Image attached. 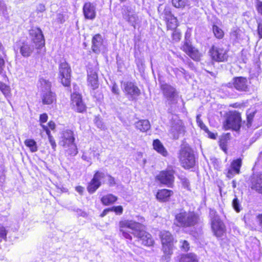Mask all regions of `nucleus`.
<instances>
[{"mask_svg":"<svg viewBox=\"0 0 262 262\" xmlns=\"http://www.w3.org/2000/svg\"><path fill=\"white\" fill-rule=\"evenodd\" d=\"M160 237L162 244V249L165 254H172L173 237L171 234L167 231H162L160 233Z\"/></svg>","mask_w":262,"mask_h":262,"instance_id":"nucleus-10","label":"nucleus"},{"mask_svg":"<svg viewBox=\"0 0 262 262\" xmlns=\"http://www.w3.org/2000/svg\"><path fill=\"white\" fill-rule=\"evenodd\" d=\"M61 139L62 146H66V145L75 142V138L74 132L70 129L63 130L61 133Z\"/></svg>","mask_w":262,"mask_h":262,"instance_id":"nucleus-20","label":"nucleus"},{"mask_svg":"<svg viewBox=\"0 0 262 262\" xmlns=\"http://www.w3.org/2000/svg\"><path fill=\"white\" fill-rule=\"evenodd\" d=\"M4 50V48L3 47V44L0 42V50L3 51Z\"/></svg>","mask_w":262,"mask_h":262,"instance_id":"nucleus-57","label":"nucleus"},{"mask_svg":"<svg viewBox=\"0 0 262 262\" xmlns=\"http://www.w3.org/2000/svg\"><path fill=\"white\" fill-rule=\"evenodd\" d=\"M153 147L157 152L163 156L165 157L167 155V150L159 140L156 139L153 141Z\"/></svg>","mask_w":262,"mask_h":262,"instance_id":"nucleus-30","label":"nucleus"},{"mask_svg":"<svg viewBox=\"0 0 262 262\" xmlns=\"http://www.w3.org/2000/svg\"><path fill=\"white\" fill-rule=\"evenodd\" d=\"M180 248L181 250L187 252L190 249V244L188 241L186 240H181L180 241Z\"/></svg>","mask_w":262,"mask_h":262,"instance_id":"nucleus-42","label":"nucleus"},{"mask_svg":"<svg viewBox=\"0 0 262 262\" xmlns=\"http://www.w3.org/2000/svg\"><path fill=\"white\" fill-rule=\"evenodd\" d=\"M211 220V228L214 235L217 237H222L225 232V228L223 223L221 221L219 216L215 215V212L213 211L210 212Z\"/></svg>","mask_w":262,"mask_h":262,"instance_id":"nucleus-9","label":"nucleus"},{"mask_svg":"<svg viewBox=\"0 0 262 262\" xmlns=\"http://www.w3.org/2000/svg\"><path fill=\"white\" fill-rule=\"evenodd\" d=\"M104 45L103 43V39L100 34H96L93 36L92 39V50L97 54L100 53V52L104 49Z\"/></svg>","mask_w":262,"mask_h":262,"instance_id":"nucleus-18","label":"nucleus"},{"mask_svg":"<svg viewBox=\"0 0 262 262\" xmlns=\"http://www.w3.org/2000/svg\"><path fill=\"white\" fill-rule=\"evenodd\" d=\"M161 89L164 96L166 97L168 100L174 102L175 97L177 96L175 89L167 83H161Z\"/></svg>","mask_w":262,"mask_h":262,"instance_id":"nucleus-22","label":"nucleus"},{"mask_svg":"<svg viewBox=\"0 0 262 262\" xmlns=\"http://www.w3.org/2000/svg\"><path fill=\"white\" fill-rule=\"evenodd\" d=\"M173 194L172 191L168 189H161L157 194V198L162 202L168 200L170 196Z\"/></svg>","mask_w":262,"mask_h":262,"instance_id":"nucleus-28","label":"nucleus"},{"mask_svg":"<svg viewBox=\"0 0 262 262\" xmlns=\"http://www.w3.org/2000/svg\"><path fill=\"white\" fill-rule=\"evenodd\" d=\"M62 146L67 148L66 149V152L68 156H75L78 154V149L75 142Z\"/></svg>","mask_w":262,"mask_h":262,"instance_id":"nucleus-31","label":"nucleus"},{"mask_svg":"<svg viewBox=\"0 0 262 262\" xmlns=\"http://www.w3.org/2000/svg\"><path fill=\"white\" fill-rule=\"evenodd\" d=\"M88 86L92 90L97 89L99 86L98 75L97 70L92 67L87 70Z\"/></svg>","mask_w":262,"mask_h":262,"instance_id":"nucleus-14","label":"nucleus"},{"mask_svg":"<svg viewBox=\"0 0 262 262\" xmlns=\"http://www.w3.org/2000/svg\"><path fill=\"white\" fill-rule=\"evenodd\" d=\"M209 73H210L212 76H215V74L214 73H213L212 72H208Z\"/></svg>","mask_w":262,"mask_h":262,"instance_id":"nucleus-59","label":"nucleus"},{"mask_svg":"<svg viewBox=\"0 0 262 262\" xmlns=\"http://www.w3.org/2000/svg\"><path fill=\"white\" fill-rule=\"evenodd\" d=\"M34 47L33 46L31 47L27 42L23 41L19 46L20 53L24 57H29L33 52Z\"/></svg>","mask_w":262,"mask_h":262,"instance_id":"nucleus-27","label":"nucleus"},{"mask_svg":"<svg viewBox=\"0 0 262 262\" xmlns=\"http://www.w3.org/2000/svg\"><path fill=\"white\" fill-rule=\"evenodd\" d=\"M258 220H259V222L260 225V226L262 228V214H259L258 216Z\"/></svg>","mask_w":262,"mask_h":262,"instance_id":"nucleus-55","label":"nucleus"},{"mask_svg":"<svg viewBox=\"0 0 262 262\" xmlns=\"http://www.w3.org/2000/svg\"><path fill=\"white\" fill-rule=\"evenodd\" d=\"M172 31L171 37V42L172 43H176L179 42L182 37V34L180 30L177 28L173 30H171Z\"/></svg>","mask_w":262,"mask_h":262,"instance_id":"nucleus-36","label":"nucleus"},{"mask_svg":"<svg viewBox=\"0 0 262 262\" xmlns=\"http://www.w3.org/2000/svg\"><path fill=\"white\" fill-rule=\"evenodd\" d=\"M196 122L201 129H203L205 132H209L207 127L204 124L203 121L200 119V115H198L196 116Z\"/></svg>","mask_w":262,"mask_h":262,"instance_id":"nucleus-44","label":"nucleus"},{"mask_svg":"<svg viewBox=\"0 0 262 262\" xmlns=\"http://www.w3.org/2000/svg\"><path fill=\"white\" fill-rule=\"evenodd\" d=\"M0 90L6 97L11 96V93L10 86L2 81H0Z\"/></svg>","mask_w":262,"mask_h":262,"instance_id":"nucleus-38","label":"nucleus"},{"mask_svg":"<svg viewBox=\"0 0 262 262\" xmlns=\"http://www.w3.org/2000/svg\"><path fill=\"white\" fill-rule=\"evenodd\" d=\"M7 62L8 59L5 54L4 55V56L0 55V66H4L5 63Z\"/></svg>","mask_w":262,"mask_h":262,"instance_id":"nucleus-51","label":"nucleus"},{"mask_svg":"<svg viewBox=\"0 0 262 262\" xmlns=\"http://www.w3.org/2000/svg\"><path fill=\"white\" fill-rule=\"evenodd\" d=\"M184 126L182 122L181 121H178L172 125L170 133L173 139H177L180 135L184 134Z\"/></svg>","mask_w":262,"mask_h":262,"instance_id":"nucleus-23","label":"nucleus"},{"mask_svg":"<svg viewBox=\"0 0 262 262\" xmlns=\"http://www.w3.org/2000/svg\"><path fill=\"white\" fill-rule=\"evenodd\" d=\"M41 86L45 89H50L51 88V83L49 80L43 78H40L39 80Z\"/></svg>","mask_w":262,"mask_h":262,"instance_id":"nucleus-43","label":"nucleus"},{"mask_svg":"<svg viewBox=\"0 0 262 262\" xmlns=\"http://www.w3.org/2000/svg\"><path fill=\"white\" fill-rule=\"evenodd\" d=\"M174 171L171 167H168L165 170L161 171L156 177V179L161 183L170 186L174 182Z\"/></svg>","mask_w":262,"mask_h":262,"instance_id":"nucleus-13","label":"nucleus"},{"mask_svg":"<svg viewBox=\"0 0 262 262\" xmlns=\"http://www.w3.org/2000/svg\"><path fill=\"white\" fill-rule=\"evenodd\" d=\"M182 166L185 168H190L195 164V158L192 149L187 146L182 147L179 156Z\"/></svg>","mask_w":262,"mask_h":262,"instance_id":"nucleus-4","label":"nucleus"},{"mask_svg":"<svg viewBox=\"0 0 262 262\" xmlns=\"http://www.w3.org/2000/svg\"><path fill=\"white\" fill-rule=\"evenodd\" d=\"M20 42V40L18 41H16V43H18Z\"/></svg>","mask_w":262,"mask_h":262,"instance_id":"nucleus-64","label":"nucleus"},{"mask_svg":"<svg viewBox=\"0 0 262 262\" xmlns=\"http://www.w3.org/2000/svg\"><path fill=\"white\" fill-rule=\"evenodd\" d=\"M139 156H141V157L142 156V154L141 153H139Z\"/></svg>","mask_w":262,"mask_h":262,"instance_id":"nucleus-63","label":"nucleus"},{"mask_svg":"<svg viewBox=\"0 0 262 262\" xmlns=\"http://www.w3.org/2000/svg\"><path fill=\"white\" fill-rule=\"evenodd\" d=\"M56 95L55 93L49 91L41 95L42 103L44 105H51L56 102Z\"/></svg>","mask_w":262,"mask_h":262,"instance_id":"nucleus-24","label":"nucleus"},{"mask_svg":"<svg viewBox=\"0 0 262 262\" xmlns=\"http://www.w3.org/2000/svg\"><path fill=\"white\" fill-rule=\"evenodd\" d=\"M242 162L241 159H237L233 160L230 165V168L228 170L227 177L231 178L235 174L240 173V168L242 166Z\"/></svg>","mask_w":262,"mask_h":262,"instance_id":"nucleus-21","label":"nucleus"},{"mask_svg":"<svg viewBox=\"0 0 262 262\" xmlns=\"http://www.w3.org/2000/svg\"><path fill=\"white\" fill-rule=\"evenodd\" d=\"M255 8L257 13L262 15V1L257 0L256 3Z\"/></svg>","mask_w":262,"mask_h":262,"instance_id":"nucleus-47","label":"nucleus"},{"mask_svg":"<svg viewBox=\"0 0 262 262\" xmlns=\"http://www.w3.org/2000/svg\"><path fill=\"white\" fill-rule=\"evenodd\" d=\"M105 177V174L99 170L95 171L93 178L87 184V191L90 194L94 193L101 185V180Z\"/></svg>","mask_w":262,"mask_h":262,"instance_id":"nucleus-12","label":"nucleus"},{"mask_svg":"<svg viewBox=\"0 0 262 262\" xmlns=\"http://www.w3.org/2000/svg\"><path fill=\"white\" fill-rule=\"evenodd\" d=\"M48 118L49 117L47 113H44L41 114L39 117V125L45 132H46L47 130L54 131L56 128V124L54 121L50 120L48 122L47 125L44 124L47 122Z\"/></svg>","mask_w":262,"mask_h":262,"instance_id":"nucleus-19","label":"nucleus"},{"mask_svg":"<svg viewBox=\"0 0 262 262\" xmlns=\"http://www.w3.org/2000/svg\"><path fill=\"white\" fill-rule=\"evenodd\" d=\"M2 71H3L2 67H0V73L2 72Z\"/></svg>","mask_w":262,"mask_h":262,"instance_id":"nucleus-60","label":"nucleus"},{"mask_svg":"<svg viewBox=\"0 0 262 262\" xmlns=\"http://www.w3.org/2000/svg\"><path fill=\"white\" fill-rule=\"evenodd\" d=\"M75 190L81 195L83 193L84 188L81 186H77L75 187Z\"/></svg>","mask_w":262,"mask_h":262,"instance_id":"nucleus-53","label":"nucleus"},{"mask_svg":"<svg viewBox=\"0 0 262 262\" xmlns=\"http://www.w3.org/2000/svg\"><path fill=\"white\" fill-rule=\"evenodd\" d=\"M254 113H251L247 115V126L249 128L251 126L253 118L254 116Z\"/></svg>","mask_w":262,"mask_h":262,"instance_id":"nucleus-46","label":"nucleus"},{"mask_svg":"<svg viewBox=\"0 0 262 262\" xmlns=\"http://www.w3.org/2000/svg\"><path fill=\"white\" fill-rule=\"evenodd\" d=\"M232 205L233 208L237 212H240L242 209L239 201L237 198H235L233 200Z\"/></svg>","mask_w":262,"mask_h":262,"instance_id":"nucleus-40","label":"nucleus"},{"mask_svg":"<svg viewBox=\"0 0 262 262\" xmlns=\"http://www.w3.org/2000/svg\"><path fill=\"white\" fill-rule=\"evenodd\" d=\"M229 50L224 48L222 44L216 46L212 45L210 48L209 53L213 60L218 62L227 61L228 58Z\"/></svg>","mask_w":262,"mask_h":262,"instance_id":"nucleus-6","label":"nucleus"},{"mask_svg":"<svg viewBox=\"0 0 262 262\" xmlns=\"http://www.w3.org/2000/svg\"><path fill=\"white\" fill-rule=\"evenodd\" d=\"M241 125V114L234 112L231 113L227 118L224 124V128L226 130L232 129L234 130H238Z\"/></svg>","mask_w":262,"mask_h":262,"instance_id":"nucleus-11","label":"nucleus"},{"mask_svg":"<svg viewBox=\"0 0 262 262\" xmlns=\"http://www.w3.org/2000/svg\"><path fill=\"white\" fill-rule=\"evenodd\" d=\"M121 2H125L126 0H120Z\"/></svg>","mask_w":262,"mask_h":262,"instance_id":"nucleus-62","label":"nucleus"},{"mask_svg":"<svg viewBox=\"0 0 262 262\" xmlns=\"http://www.w3.org/2000/svg\"><path fill=\"white\" fill-rule=\"evenodd\" d=\"M51 130H47L45 133L48 136L49 143L52 146L53 150L55 151L56 150L57 144L55 139L51 135Z\"/></svg>","mask_w":262,"mask_h":262,"instance_id":"nucleus-39","label":"nucleus"},{"mask_svg":"<svg viewBox=\"0 0 262 262\" xmlns=\"http://www.w3.org/2000/svg\"><path fill=\"white\" fill-rule=\"evenodd\" d=\"M123 212V208L121 206H116V214H121Z\"/></svg>","mask_w":262,"mask_h":262,"instance_id":"nucleus-52","label":"nucleus"},{"mask_svg":"<svg viewBox=\"0 0 262 262\" xmlns=\"http://www.w3.org/2000/svg\"><path fill=\"white\" fill-rule=\"evenodd\" d=\"M112 90L113 92L115 91V87L114 86L112 87Z\"/></svg>","mask_w":262,"mask_h":262,"instance_id":"nucleus-61","label":"nucleus"},{"mask_svg":"<svg viewBox=\"0 0 262 262\" xmlns=\"http://www.w3.org/2000/svg\"><path fill=\"white\" fill-rule=\"evenodd\" d=\"M199 217L193 212L181 210L175 215L174 224L180 227H189L196 225Z\"/></svg>","mask_w":262,"mask_h":262,"instance_id":"nucleus-2","label":"nucleus"},{"mask_svg":"<svg viewBox=\"0 0 262 262\" xmlns=\"http://www.w3.org/2000/svg\"><path fill=\"white\" fill-rule=\"evenodd\" d=\"M83 14L86 19L93 20L96 16V8L91 2H86L82 8Z\"/></svg>","mask_w":262,"mask_h":262,"instance_id":"nucleus-17","label":"nucleus"},{"mask_svg":"<svg viewBox=\"0 0 262 262\" xmlns=\"http://www.w3.org/2000/svg\"><path fill=\"white\" fill-rule=\"evenodd\" d=\"M239 31L238 28L232 30L230 32L231 36L233 37L234 39L236 40L239 39L240 38Z\"/></svg>","mask_w":262,"mask_h":262,"instance_id":"nucleus-45","label":"nucleus"},{"mask_svg":"<svg viewBox=\"0 0 262 262\" xmlns=\"http://www.w3.org/2000/svg\"><path fill=\"white\" fill-rule=\"evenodd\" d=\"M135 126L141 132H145L150 129V124L148 120H140L135 123Z\"/></svg>","mask_w":262,"mask_h":262,"instance_id":"nucleus-29","label":"nucleus"},{"mask_svg":"<svg viewBox=\"0 0 262 262\" xmlns=\"http://www.w3.org/2000/svg\"><path fill=\"white\" fill-rule=\"evenodd\" d=\"M7 234V231L5 227L0 224V237L6 239Z\"/></svg>","mask_w":262,"mask_h":262,"instance_id":"nucleus-48","label":"nucleus"},{"mask_svg":"<svg viewBox=\"0 0 262 262\" xmlns=\"http://www.w3.org/2000/svg\"><path fill=\"white\" fill-rule=\"evenodd\" d=\"M70 105L76 113L83 114L85 113L87 107L84 103L81 94L74 92L70 96Z\"/></svg>","mask_w":262,"mask_h":262,"instance_id":"nucleus-7","label":"nucleus"},{"mask_svg":"<svg viewBox=\"0 0 262 262\" xmlns=\"http://www.w3.org/2000/svg\"><path fill=\"white\" fill-rule=\"evenodd\" d=\"M158 12L160 16H162L165 21L167 31L178 28L179 26L178 19L172 13L171 8L167 5L162 8V5L158 7Z\"/></svg>","mask_w":262,"mask_h":262,"instance_id":"nucleus-3","label":"nucleus"},{"mask_svg":"<svg viewBox=\"0 0 262 262\" xmlns=\"http://www.w3.org/2000/svg\"><path fill=\"white\" fill-rule=\"evenodd\" d=\"M120 232L126 238L132 239L130 234L137 237L141 243L146 246L153 245L154 241L150 234L144 230L141 224L132 221H122L120 222Z\"/></svg>","mask_w":262,"mask_h":262,"instance_id":"nucleus-1","label":"nucleus"},{"mask_svg":"<svg viewBox=\"0 0 262 262\" xmlns=\"http://www.w3.org/2000/svg\"><path fill=\"white\" fill-rule=\"evenodd\" d=\"M122 87L125 93L130 96L133 99L136 98L141 94L140 89L134 82H124L122 83Z\"/></svg>","mask_w":262,"mask_h":262,"instance_id":"nucleus-15","label":"nucleus"},{"mask_svg":"<svg viewBox=\"0 0 262 262\" xmlns=\"http://www.w3.org/2000/svg\"><path fill=\"white\" fill-rule=\"evenodd\" d=\"M24 144L32 152H35L38 150L36 142L33 139H27L24 141Z\"/></svg>","mask_w":262,"mask_h":262,"instance_id":"nucleus-33","label":"nucleus"},{"mask_svg":"<svg viewBox=\"0 0 262 262\" xmlns=\"http://www.w3.org/2000/svg\"><path fill=\"white\" fill-rule=\"evenodd\" d=\"M101 201L104 205H111L115 202V196L111 194H106L101 198Z\"/></svg>","mask_w":262,"mask_h":262,"instance_id":"nucleus-37","label":"nucleus"},{"mask_svg":"<svg viewBox=\"0 0 262 262\" xmlns=\"http://www.w3.org/2000/svg\"><path fill=\"white\" fill-rule=\"evenodd\" d=\"M172 6L176 8L183 9L190 6L189 0H171Z\"/></svg>","mask_w":262,"mask_h":262,"instance_id":"nucleus-32","label":"nucleus"},{"mask_svg":"<svg viewBox=\"0 0 262 262\" xmlns=\"http://www.w3.org/2000/svg\"><path fill=\"white\" fill-rule=\"evenodd\" d=\"M187 180H185V182H184L186 183V185L187 186H188V182H187Z\"/></svg>","mask_w":262,"mask_h":262,"instance_id":"nucleus-58","label":"nucleus"},{"mask_svg":"<svg viewBox=\"0 0 262 262\" xmlns=\"http://www.w3.org/2000/svg\"><path fill=\"white\" fill-rule=\"evenodd\" d=\"M115 211V206L112 207L111 208H108L105 209L101 213L100 216L101 217H103L106 215L109 212H113Z\"/></svg>","mask_w":262,"mask_h":262,"instance_id":"nucleus-49","label":"nucleus"},{"mask_svg":"<svg viewBox=\"0 0 262 262\" xmlns=\"http://www.w3.org/2000/svg\"><path fill=\"white\" fill-rule=\"evenodd\" d=\"M70 67H60L59 69V78L64 86L69 87L71 85Z\"/></svg>","mask_w":262,"mask_h":262,"instance_id":"nucleus-16","label":"nucleus"},{"mask_svg":"<svg viewBox=\"0 0 262 262\" xmlns=\"http://www.w3.org/2000/svg\"><path fill=\"white\" fill-rule=\"evenodd\" d=\"M257 29L256 32L259 39H262V19H256Z\"/></svg>","mask_w":262,"mask_h":262,"instance_id":"nucleus-41","label":"nucleus"},{"mask_svg":"<svg viewBox=\"0 0 262 262\" xmlns=\"http://www.w3.org/2000/svg\"><path fill=\"white\" fill-rule=\"evenodd\" d=\"M233 84L235 88L238 91H246L247 90V80L246 78L242 77L235 78Z\"/></svg>","mask_w":262,"mask_h":262,"instance_id":"nucleus-26","label":"nucleus"},{"mask_svg":"<svg viewBox=\"0 0 262 262\" xmlns=\"http://www.w3.org/2000/svg\"><path fill=\"white\" fill-rule=\"evenodd\" d=\"M206 133L208 134L209 137L210 138H211V139L215 138V137H216L215 135H214L213 133H211L209 130V132H207Z\"/></svg>","mask_w":262,"mask_h":262,"instance_id":"nucleus-54","label":"nucleus"},{"mask_svg":"<svg viewBox=\"0 0 262 262\" xmlns=\"http://www.w3.org/2000/svg\"><path fill=\"white\" fill-rule=\"evenodd\" d=\"M180 49L194 61H200L203 57L202 53L198 48L193 46L190 40H185L181 45Z\"/></svg>","mask_w":262,"mask_h":262,"instance_id":"nucleus-8","label":"nucleus"},{"mask_svg":"<svg viewBox=\"0 0 262 262\" xmlns=\"http://www.w3.org/2000/svg\"><path fill=\"white\" fill-rule=\"evenodd\" d=\"M251 188L262 193V174L252 176L251 180Z\"/></svg>","mask_w":262,"mask_h":262,"instance_id":"nucleus-25","label":"nucleus"},{"mask_svg":"<svg viewBox=\"0 0 262 262\" xmlns=\"http://www.w3.org/2000/svg\"><path fill=\"white\" fill-rule=\"evenodd\" d=\"M29 35L31 38L32 46L36 49H40L45 45V39L40 28L32 27L29 30Z\"/></svg>","mask_w":262,"mask_h":262,"instance_id":"nucleus-5","label":"nucleus"},{"mask_svg":"<svg viewBox=\"0 0 262 262\" xmlns=\"http://www.w3.org/2000/svg\"><path fill=\"white\" fill-rule=\"evenodd\" d=\"M57 21L60 24H62L65 21L64 16L62 13H59L57 15Z\"/></svg>","mask_w":262,"mask_h":262,"instance_id":"nucleus-50","label":"nucleus"},{"mask_svg":"<svg viewBox=\"0 0 262 262\" xmlns=\"http://www.w3.org/2000/svg\"><path fill=\"white\" fill-rule=\"evenodd\" d=\"M212 31L214 37L217 39H222L224 37V31L216 25H212Z\"/></svg>","mask_w":262,"mask_h":262,"instance_id":"nucleus-35","label":"nucleus"},{"mask_svg":"<svg viewBox=\"0 0 262 262\" xmlns=\"http://www.w3.org/2000/svg\"><path fill=\"white\" fill-rule=\"evenodd\" d=\"M99 122L100 121L99 120V119L98 118H95V123L98 126H99Z\"/></svg>","mask_w":262,"mask_h":262,"instance_id":"nucleus-56","label":"nucleus"},{"mask_svg":"<svg viewBox=\"0 0 262 262\" xmlns=\"http://www.w3.org/2000/svg\"><path fill=\"white\" fill-rule=\"evenodd\" d=\"M179 262H198V259L195 254L190 253L182 255Z\"/></svg>","mask_w":262,"mask_h":262,"instance_id":"nucleus-34","label":"nucleus"}]
</instances>
